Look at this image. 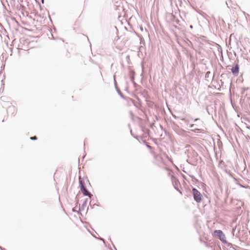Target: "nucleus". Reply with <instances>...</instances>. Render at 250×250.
Returning <instances> with one entry per match:
<instances>
[{"instance_id":"obj_13","label":"nucleus","mask_w":250,"mask_h":250,"mask_svg":"<svg viewBox=\"0 0 250 250\" xmlns=\"http://www.w3.org/2000/svg\"><path fill=\"white\" fill-rule=\"evenodd\" d=\"M181 120H183V121H185L186 122H187V123H188V120H187V119L185 118H181Z\"/></svg>"},{"instance_id":"obj_15","label":"nucleus","mask_w":250,"mask_h":250,"mask_svg":"<svg viewBox=\"0 0 250 250\" xmlns=\"http://www.w3.org/2000/svg\"><path fill=\"white\" fill-rule=\"evenodd\" d=\"M99 239H100V240H102V241H103L104 242V240L103 238H102L100 237V238H99Z\"/></svg>"},{"instance_id":"obj_3","label":"nucleus","mask_w":250,"mask_h":250,"mask_svg":"<svg viewBox=\"0 0 250 250\" xmlns=\"http://www.w3.org/2000/svg\"><path fill=\"white\" fill-rule=\"evenodd\" d=\"M239 71V66L237 63L231 68V71L234 76H237L238 75Z\"/></svg>"},{"instance_id":"obj_19","label":"nucleus","mask_w":250,"mask_h":250,"mask_svg":"<svg viewBox=\"0 0 250 250\" xmlns=\"http://www.w3.org/2000/svg\"><path fill=\"white\" fill-rule=\"evenodd\" d=\"M189 27H190V28H193V26L192 25H190Z\"/></svg>"},{"instance_id":"obj_1","label":"nucleus","mask_w":250,"mask_h":250,"mask_svg":"<svg viewBox=\"0 0 250 250\" xmlns=\"http://www.w3.org/2000/svg\"><path fill=\"white\" fill-rule=\"evenodd\" d=\"M214 233L224 244H226L228 246L231 245L230 243L227 241L225 235L222 230H215L214 231Z\"/></svg>"},{"instance_id":"obj_17","label":"nucleus","mask_w":250,"mask_h":250,"mask_svg":"<svg viewBox=\"0 0 250 250\" xmlns=\"http://www.w3.org/2000/svg\"><path fill=\"white\" fill-rule=\"evenodd\" d=\"M94 206H97V205L96 204H94L93 205V206H91V208H94Z\"/></svg>"},{"instance_id":"obj_23","label":"nucleus","mask_w":250,"mask_h":250,"mask_svg":"<svg viewBox=\"0 0 250 250\" xmlns=\"http://www.w3.org/2000/svg\"><path fill=\"white\" fill-rule=\"evenodd\" d=\"M83 143H84V146H85V140L84 141Z\"/></svg>"},{"instance_id":"obj_25","label":"nucleus","mask_w":250,"mask_h":250,"mask_svg":"<svg viewBox=\"0 0 250 250\" xmlns=\"http://www.w3.org/2000/svg\"><path fill=\"white\" fill-rule=\"evenodd\" d=\"M173 116L175 118H176V116H174V115H173Z\"/></svg>"},{"instance_id":"obj_11","label":"nucleus","mask_w":250,"mask_h":250,"mask_svg":"<svg viewBox=\"0 0 250 250\" xmlns=\"http://www.w3.org/2000/svg\"><path fill=\"white\" fill-rule=\"evenodd\" d=\"M114 85H115V88L116 87H118L117 85V82H116V81L115 80V75L114 76Z\"/></svg>"},{"instance_id":"obj_6","label":"nucleus","mask_w":250,"mask_h":250,"mask_svg":"<svg viewBox=\"0 0 250 250\" xmlns=\"http://www.w3.org/2000/svg\"><path fill=\"white\" fill-rule=\"evenodd\" d=\"M88 202V199H86L83 202V204L82 205L81 207H80V209L81 210H84L85 207L87 205Z\"/></svg>"},{"instance_id":"obj_10","label":"nucleus","mask_w":250,"mask_h":250,"mask_svg":"<svg viewBox=\"0 0 250 250\" xmlns=\"http://www.w3.org/2000/svg\"><path fill=\"white\" fill-rule=\"evenodd\" d=\"M210 71H207L206 73V74H205V77L206 78H209L210 77Z\"/></svg>"},{"instance_id":"obj_20","label":"nucleus","mask_w":250,"mask_h":250,"mask_svg":"<svg viewBox=\"0 0 250 250\" xmlns=\"http://www.w3.org/2000/svg\"><path fill=\"white\" fill-rule=\"evenodd\" d=\"M41 1H42V3H43V2H44V0H41Z\"/></svg>"},{"instance_id":"obj_9","label":"nucleus","mask_w":250,"mask_h":250,"mask_svg":"<svg viewBox=\"0 0 250 250\" xmlns=\"http://www.w3.org/2000/svg\"><path fill=\"white\" fill-rule=\"evenodd\" d=\"M130 79H131V81L135 83H134V73H130Z\"/></svg>"},{"instance_id":"obj_4","label":"nucleus","mask_w":250,"mask_h":250,"mask_svg":"<svg viewBox=\"0 0 250 250\" xmlns=\"http://www.w3.org/2000/svg\"><path fill=\"white\" fill-rule=\"evenodd\" d=\"M81 190L84 196H88L90 198L92 196V194L86 189V187H83Z\"/></svg>"},{"instance_id":"obj_2","label":"nucleus","mask_w":250,"mask_h":250,"mask_svg":"<svg viewBox=\"0 0 250 250\" xmlns=\"http://www.w3.org/2000/svg\"><path fill=\"white\" fill-rule=\"evenodd\" d=\"M192 190L194 201L197 203L201 202L202 197L201 193L195 188H192Z\"/></svg>"},{"instance_id":"obj_24","label":"nucleus","mask_w":250,"mask_h":250,"mask_svg":"<svg viewBox=\"0 0 250 250\" xmlns=\"http://www.w3.org/2000/svg\"><path fill=\"white\" fill-rule=\"evenodd\" d=\"M195 130H199L198 128H195Z\"/></svg>"},{"instance_id":"obj_5","label":"nucleus","mask_w":250,"mask_h":250,"mask_svg":"<svg viewBox=\"0 0 250 250\" xmlns=\"http://www.w3.org/2000/svg\"><path fill=\"white\" fill-rule=\"evenodd\" d=\"M179 184V182L178 181V180H177L176 179H175L174 181L173 182V186H174V188L178 191H179V192L180 193V194H182V191L181 190H180L177 187H178V185Z\"/></svg>"},{"instance_id":"obj_22","label":"nucleus","mask_w":250,"mask_h":250,"mask_svg":"<svg viewBox=\"0 0 250 250\" xmlns=\"http://www.w3.org/2000/svg\"><path fill=\"white\" fill-rule=\"evenodd\" d=\"M85 155H83V159H84V158L85 157Z\"/></svg>"},{"instance_id":"obj_8","label":"nucleus","mask_w":250,"mask_h":250,"mask_svg":"<svg viewBox=\"0 0 250 250\" xmlns=\"http://www.w3.org/2000/svg\"><path fill=\"white\" fill-rule=\"evenodd\" d=\"M79 184H80V188H82L83 187H85L84 181L81 178H80V179H79Z\"/></svg>"},{"instance_id":"obj_21","label":"nucleus","mask_w":250,"mask_h":250,"mask_svg":"<svg viewBox=\"0 0 250 250\" xmlns=\"http://www.w3.org/2000/svg\"><path fill=\"white\" fill-rule=\"evenodd\" d=\"M153 125H154V123L152 124V125H151V127H152Z\"/></svg>"},{"instance_id":"obj_16","label":"nucleus","mask_w":250,"mask_h":250,"mask_svg":"<svg viewBox=\"0 0 250 250\" xmlns=\"http://www.w3.org/2000/svg\"><path fill=\"white\" fill-rule=\"evenodd\" d=\"M199 120V118H196V119H194V122H196V121H198V120Z\"/></svg>"},{"instance_id":"obj_12","label":"nucleus","mask_w":250,"mask_h":250,"mask_svg":"<svg viewBox=\"0 0 250 250\" xmlns=\"http://www.w3.org/2000/svg\"><path fill=\"white\" fill-rule=\"evenodd\" d=\"M30 139L31 140H37V137H36V136H33V137H30Z\"/></svg>"},{"instance_id":"obj_14","label":"nucleus","mask_w":250,"mask_h":250,"mask_svg":"<svg viewBox=\"0 0 250 250\" xmlns=\"http://www.w3.org/2000/svg\"><path fill=\"white\" fill-rule=\"evenodd\" d=\"M194 126H195L194 124H190L189 125V127H194Z\"/></svg>"},{"instance_id":"obj_7","label":"nucleus","mask_w":250,"mask_h":250,"mask_svg":"<svg viewBox=\"0 0 250 250\" xmlns=\"http://www.w3.org/2000/svg\"><path fill=\"white\" fill-rule=\"evenodd\" d=\"M115 88H116V90L117 93L121 96V97L122 98L125 99V97L124 95L123 94V93H122V92L121 91V90L119 89V88L118 87H116Z\"/></svg>"},{"instance_id":"obj_18","label":"nucleus","mask_w":250,"mask_h":250,"mask_svg":"<svg viewBox=\"0 0 250 250\" xmlns=\"http://www.w3.org/2000/svg\"><path fill=\"white\" fill-rule=\"evenodd\" d=\"M0 248L1 249V250H5L4 248H2V247H0Z\"/></svg>"}]
</instances>
